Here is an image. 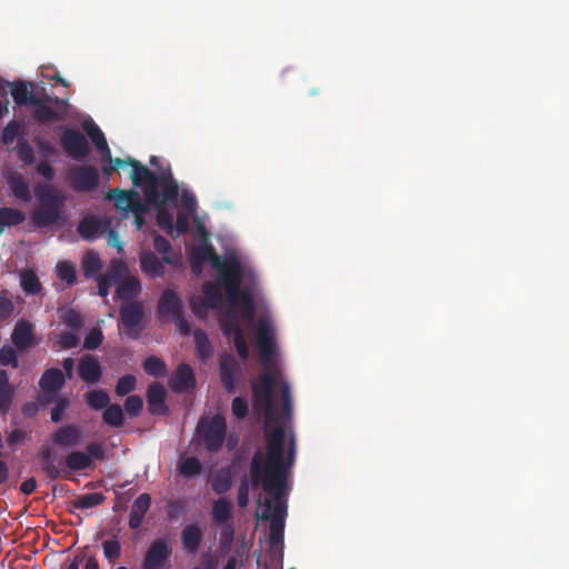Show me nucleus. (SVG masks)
Returning a JSON list of instances; mask_svg holds the SVG:
<instances>
[{
    "label": "nucleus",
    "mask_w": 569,
    "mask_h": 569,
    "mask_svg": "<svg viewBox=\"0 0 569 569\" xmlns=\"http://www.w3.org/2000/svg\"><path fill=\"white\" fill-rule=\"evenodd\" d=\"M34 196L40 203L31 216L33 224L38 228H47L62 220L64 197L60 191L49 184H38Z\"/></svg>",
    "instance_id": "obj_5"
},
{
    "label": "nucleus",
    "mask_w": 569,
    "mask_h": 569,
    "mask_svg": "<svg viewBox=\"0 0 569 569\" xmlns=\"http://www.w3.org/2000/svg\"><path fill=\"white\" fill-rule=\"evenodd\" d=\"M203 540V532L198 523L187 525L180 533V541L183 551L194 555Z\"/></svg>",
    "instance_id": "obj_19"
},
{
    "label": "nucleus",
    "mask_w": 569,
    "mask_h": 569,
    "mask_svg": "<svg viewBox=\"0 0 569 569\" xmlns=\"http://www.w3.org/2000/svg\"><path fill=\"white\" fill-rule=\"evenodd\" d=\"M11 340L19 350L29 347L33 340L31 323L26 320H19L14 326Z\"/></svg>",
    "instance_id": "obj_24"
},
{
    "label": "nucleus",
    "mask_w": 569,
    "mask_h": 569,
    "mask_svg": "<svg viewBox=\"0 0 569 569\" xmlns=\"http://www.w3.org/2000/svg\"><path fill=\"white\" fill-rule=\"evenodd\" d=\"M266 459L259 450L254 453L250 462H295L296 460V438L293 433L289 437V447L284 452L286 427L276 417L266 418Z\"/></svg>",
    "instance_id": "obj_4"
},
{
    "label": "nucleus",
    "mask_w": 569,
    "mask_h": 569,
    "mask_svg": "<svg viewBox=\"0 0 569 569\" xmlns=\"http://www.w3.org/2000/svg\"><path fill=\"white\" fill-rule=\"evenodd\" d=\"M131 181L134 187H142L144 199L158 209L157 224L168 233L173 230V217L166 208L168 202H176L179 196V187L172 174L149 170L139 161H132Z\"/></svg>",
    "instance_id": "obj_2"
},
{
    "label": "nucleus",
    "mask_w": 569,
    "mask_h": 569,
    "mask_svg": "<svg viewBox=\"0 0 569 569\" xmlns=\"http://www.w3.org/2000/svg\"><path fill=\"white\" fill-rule=\"evenodd\" d=\"M14 311V305L7 289L0 290V322L8 320Z\"/></svg>",
    "instance_id": "obj_49"
},
{
    "label": "nucleus",
    "mask_w": 569,
    "mask_h": 569,
    "mask_svg": "<svg viewBox=\"0 0 569 569\" xmlns=\"http://www.w3.org/2000/svg\"><path fill=\"white\" fill-rule=\"evenodd\" d=\"M137 379L133 375L120 377L116 383L114 391L117 396L124 397L136 389Z\"/></svg>",
    "instance_id": "obj_50"
},
{
    "label": "nucleus",
    "mask_w": 569,
    "mask_h": 569,
    "mask_svg": "<svg viewBox=\"0 0 569 569\" xmlns=\"http://www.w3.org/2000/svg\"><path fill=\"white\" fill-rule=\"evenodd\" d=\"M102 341V331L100 329H92L84 338L83 348L87 350H94L101 346Z\"/></svg>",
    "instance_id": "obj_58"
},
{
    "label": "nucleus",
    "mask_w": 569,
    "mask_h": 569,
    "mask_svg": "<svg viewBox=\"0 0 569 569\" xmlns=\"http://www.w3.org/2000/svg\"><path fill=\"white\" fill-rule=\"evenodd\" d=\"M144 309L141 301L124 302L120 307L119 321L127 337L137 340L144 329Z\"/></svg>",
    "instance_id": "obj_8"
},
{
    "label": "nucleus",
    "mask_w": 569,
    "mask_h": 569,
    "mask_svg": "<svg viewBox=\"0 0 569 569\" xmlns=\"http://www.w3.org/2000/svg\"><path fill=\"white\" fill-rule=\"evenodd\" d=\"M222 286L219 282L206 281L202 286L203 299L201 301L202 306H192L193 312L198 317L203 316L202 307L210 308L212 310H218L223 305V292Z\"/></svg>",
    "instance_id": "obj_13"
},
{
    "label": "nucleus",
    "mask_w": 569,
    "mask_h": 569,
    "mask_svg": "<svg viewBox=\"0 0 569 569\" xmlns=\"http://www.w3.org/2000/svg\"><path fill=\"white\" fill-rule=\"evenodd\" d=\"M61 319L63 323L73 331H79L84 325L83 317L74 309L66 310Z\"/></svg>",
    "instance_id": "obj_51"
},
{
    "label": "nucleus",
    "mask_w": 569,
    "mask_h": 569,
    "mask_svg": "<svg viewBox=\"0 0 569 569\" xmlns=\"http://www.w3.org/2000/svg\"><path fill=\"white\" fill-rule=\"evenodd\" d=\"M103 555L109 562L113 563L121 555V543L118 539H109L102 542Z\"/></svg>",
    "instance_id": "obj_52"
},
{
    "label": "nucleus",
    "mask_w": 569,
    "mask_h": 569,
    "mask_svg": "<svg viewBox=\"0 0 569 569\" xmlns=\"http://www.w3.org/2000/svg\"><path fill=\"white\" fill-rule=\"evenodd\" d=\"M143 408V400L138 395L128 396L124 401V410L130 417H137Z\"/></svg>",
    "instance_id": "obj_57"
},
{
    "label": "nucleus",
    "mask_w": 569,
    "mask_h": 569,
    "mask_svg": "<svg viewBox=\"0 0 569 569\" xmlns=\"http://www.w3.org/2000/svg\"><path fill=\"white\" fill-rule=\"evenodd\" d=\"M98 151L101 156L102 161H108L110 163H114V167L130 166L132 168V164H131L132 161H137L136 159L130 158V157L127 159H121V158L112 159L111 150H110L108 143L104 147H101L100 149H98Z\"/></svg>",
    "instance_id": "obj_56"
},
{
    "label": "nucleus",
    "mask_w": 569,
    "mask_h": 569,
    "mask_svg": "<svg viewBox=\"0 0 569 569\" xmlns=\"http://www.w3.org/2000/svg\"><path fill=\"white\" fill-rule=\"evenodd\" d=\"M66 383L63 371L58 368H49L43 371L39 380V387L43 395L39 396L38 401L47 405L51 396H54Z\"/></svg>",
    "instance_id": "obj_11"
},
{
    "label": "nucleus",
    "mask_w": 569,
    "mask_h": 569,
    "mask_svg": "<svg viewBox=\"0 0 569 569\" xmlns=\"http://www.w3.org/2000/svg\"><path fill=\"white\" fill-rule=\"evenodd\" d=\"M128 271V268L126 263H123L120 260L113 259L108 268V270L102 273L108 279L113 281L114 283L121 281L123 278H126V273Z\"/></svg>",
    "instance_id": "obj_48"
},
{
    "label": "nucleus",
    "mask_w": 569,
    "mask_h": 569,
    "mask_svg": "<svg viewBox=\"0 0 569 569\" xmlns=\"http://www.w3.org/2000/svg\"><path fill=\"white\" fill-rule=\"evenodd\" d=\"M183 312V302L171 289H166L158 302V315L161 319L174 318Z\"/></svg>",
    "instance_id": "obj_15"
},
{
    "label": "nucleus",
    "mask_w": 569,
    "mask_h": 569,
    "mask_svg": "<svg viewBox=\"0 0 569 569\" xmlns=\"http://www.w3.org/2000/svg\"><path fill=\"white\" fill-rule=\"evenodd\" d=\"M190 501L186 497L167 500V517L169 520H178L190 511Z\"/></svg>",
    "instance_id": "obj_35"
},
{
    "label": "nucleus",
    "mask_w": 569,
    "mask_h": 569,
    "mask_svg": "<svg viewBox=\"0 0 569 569\" xmlns=\"http://www.w3.org/2000/svg\"><path fill=\"white\" fill-rule=\"evenodd\" d=\"M20 284L27 295H37L41 291V283L33 270H24L20 273Z\"/></svg>",
    "instance_id": "obj_40"
},
{
    "label": "nucleus",
    "mask_w": 569,
    "mask_h": 569,
    "mask_svg": "<svg viewBox=\"0 0 569 569\" xmlns=\"http://www.w3.org/2000/svg\"><path fill=\"white\" fill-rule=\"evenodd\" d=\"M78 373L84 382L96 383L102 376V367L96 356L84 355L79 360Z\"/></svg>",
    "instance_id": "obj_18"
},
{
    "label": "nucleus",
    "mask_w": 569,
    "mask_h": 569,
    "mask_svg": "<svg viewBox=\"0 0 569 569\" xmlns=\"http://www.w3.org/2000/svg\"><path fill=\"white\" fill-rule=\"evenodd\" d=\"M84 130L97 149H100L108 143L103 132L94 122L86 124Z\"/></svg>",
    "instance_id": "obj_53"
},
{
    "label": "nucleus",
    "mask_w": 569,
    "mask_h": 569,
    "mask_svg": "<svg viewBox=\"0 0 569 569\" xmlns=\"http://www.w3.org/2000/svg\"><path fill=\"white\" fill-rule=\"evenodd\" d=\"M220 327L223 335L231 340L243 336V330L238 321V317L232 310H228L226 315L220 318Z\"/></svg>",
    "instance_id": "obj_29"
},
{
    "label": "nucleus",
    "mask_w": 569,
    "mask_h": 569,
    "mask_svg": "<svg viewBox=\"0 0 569 569\" xmlns=\"http://www.w3.org/2000/svg\"><path fill=\"white\" fill-rule=\"evenodd\" d=\"M137 196L134 190L114 188L107 192L106 199L113 200L114 207L121 211H128L132 199Z\"/></svg>",
    "instance_id": "obj_33"
},
{
    "label": "nucleus",
    "mask_w": 569,
    "mask_h": 569,
    "mask_svg": "<svg viewBox=\"0 0 569 569\" xmlns=\"http://www.w3.org/2000/svg\"><path fill=\"white\" fill-rule=\"evenodd\" d=\"M238 302L241 307V316L244 320L251 321L256 313L254 301L251 293L247 290L239 292Z\"/></svg>",
    "instance_id": "obj_41"
},
{
    "label": "nucleus",
    "mask_w": 569,
    "mask_h": 569,
    "mask_svg": "<svg viewBox=\"0 0 569 569\" xmlns=\"http://www.w3.org/2000/svg\"><path fill=\"white\" fill-rule=\"evenodd\" d=\"M31 107H33L32 117L40 124L56 122L63 119V113L59 110H54L51 106L46 104L42 98L38 97L37 100H33Z\"/></svg>",
    "instance_id": "obj_22"
},
{
    "label": "nucleus",
    "mask_w": 569,
    "mask_h": 569,
    "mask_svg": "<svg viewBox=\"0 0 569 569\" xmlns=\"http://www.w3.org/2000/svg\"><path fill=\"white\" fill-rule=\"evenodd\" d=\"M70 401L67 398L57 397L56 405L51 409V420L59 422L62 419L64 411L69 408Z\"/></svg>",
    "instance_id": "obj_61"
},
{
    "label": "nucleus",
    "mask_w": 569,
    "mask_h": 569,
    "mask_svg": "<svg viewBox=\"0 0 569 569\" xmlns=\"http://www.w3.org/2000/svg\"><path fill=\"white\" fill-rule=\"evenodd\" d=\"M14 397V388L9 382V376L6 370L0 369V415H6L10 410Z\"/></svg>",
    "instance_id": "obj_26"
},
{
    "label": "nucleus",
    "mask_w": 569,
    "mask_h": 569,
    "mask_svg": "<svg viewBox=\"0 0 569 569\" xmlns=\"http://www.w3.org/2000/svg\"><path fill=\"white\" fill-rule=\"evenodd\" d=\"M232 415L238 419H243L249 412L248 401L243 397H236L231 403Z\"/></svg>",
    "instance_id": "obj_60"
},
{
    "label": "nucleus",
    "mask_w": 569,
    "mask_h": 569,
    "mask_svg": "<svg viewBox=\"0 0 569 569\" xmlns=\"http://www.w3.org/2000/svg\"><path fill=\"white\" fill-rule=\"evenodd\" d=\"M172 547L170 542L163 538L154 540L148 548L143 560L142 569H158L170 557Z\"/></svg>",
    "instance_id": "obj_12"
},
{
    "label": "nucleus",
    "mask_w": 569,
    "mask_h": 569,
    "mask_svg": "<svg viewBox=\"0 0 569 569\" xmlns=\"http://www.w3.org/2000/svg\"><path fill=\"white\" fill-rule=\"evenodd\" d=\"M151 506V496L147 492H143L138 496V498L133 501L131 506V510L129 513L128 525L130 529H139L142 525L143 518L148 512Z\"/></svg>",
    "instance_id": "obj_20"
},
{
    "label": "nucleus",
    "mask_w": 569,
    "mask_h": 569,
    "mask_svg": "<svg viewBox=\"0 0 569 569\" xmlns=\"http://www.w3.org/2000/svg\"><path fill=\"white\" fill-rule=\"evenodd\" d=\"M153 248L162 254V261L167 264L173 263V258L171 257L172 247L170 241L161 234H154L153 237Z\"/></svg>",
    "instance_id": "obj_44"
},
{
    "label": "nucleus",
    "mask_w": 569,
    "mask_h": 569,
    "mask_svg": "<svg viewBox=\"0 0 569 569\" xmlns=\"http://www.w3.org/2000/svg\"><path fill=\"white\" fill-rule=\"evenodd\" d=\"M211 518L216 525H226L232 519V503L227 498H219L213 501Z\"/></svg>",
    "instance_id": "obj_27"
},
{
    "label": "nucleus",
    "mask_w": 569,
    "mask_h": 569,
    "mask_svg": "<svg viewBox=\"0 0 569 569\" xmlns=\"http://www.w3.org/2000/svg\"><path fill=\"white\" fill-rule=\"evenodd\" d=\"M181 206L188 213H193L197 210V199L192 191L182 190L181 192Z\"/></svg>",
    "instance_id": "obj_63"
},
{
    "label": "nucleus",
    "mask_w": 569,
    "mask_h": 569,
    "mask_svg": "<svg viewBox=\"0 0 569 569\" xmlns=\"http://www.w3.org/2000/svg\"><path fill=\"white\" fill-rule=\"evenodd\" d=\"M102 228V221L94 216H86L79 222L77 231L83 240H92Z\"/></svg>",
    "instance_id": "obj_30"
},
{
    "label": "nucleus",
    "mask_w": 569,
    "mask_h": 569,
    "mask_svg": "<svg viewBox=\"0 0 569 569\" xmlns=\"http://www.w3.org/2000/svg\"><path fill=\"white\" fill-rule=\"evenodd\" d=\"M251 488L250 480L243 477L238 488V505L241 508L247 507L249 502V489Z\"/></svg>",
    "instance_id": "obj_64"
},
{
    "label": "nucleus",
    "mask_w": 569,
    "mask_h": 569,
    "mask_svg": "<svg viewBox=\"0 0 569 569\" xmlns=\"http://www.w3.org/2000/svg\"><path fill=\"white\" fill-rule=\"evenodd\" d=\"M171 390L182 393L196 387V378L192 368L188 363H180L169 381Z\"/></svg>",
    "instance_id": "obj_16"
},
{
    "label": "nucleus",
    "mask_w": 569,
    "mask_h": 569,
    "mask_svg": "<svg viewBox=\"0 0 569 569\" xmlns=\"http://www.w3.org/2000/svg\"><path fill=\"white\" fill-rule=\"evenodd\" d=\"M257 347L259 360L264 370L252 383V403L257 412H263L266 418H269L273 417V390L277 380V370H271V362L276 353V337L272 327L266 319H260L258 323Z\"/></svg>",
    "instance_id": "obj_3"
},
{
    "label": "nucleus",
    "mask_w": 569,
    "mask_h": 569,
    "mask_svg": "<svg viewBox=\"0 0 569 569\" xmlns=\"http://www.w3.org/2000/svg\"><path fill=\"white\" fill-rule=\"evenodd\" d=\"M141 292V283L137 277H126L121 280L117 288V296L122 301L129 302L134 301Z\"/></svg>",
    "instance_id": "obj_25"
},
{
    "label": "nucleus",
    "mask_w": 569,
    "mask_h": 569,
    "mask_svg": "<svg viewBox=\"0 0 569 569\" xmlns=\"http://www.w3.org/2000/svg\"><path fill=\"white\" fill-rule=\"evenodd\" d=\"M292 465H251V489L261 488L270 498H266L260 518L269 520V543L271 548L283 545L287 503L283 499L287 489L289 468Z\"/></svg>",
    "instance_id": "obj_1"
},
{
    "label": "nucleus",
    "mask_w": 569,
    "mask_h": 569,
    "mask_svg": "<svg viewBox=\"0 0 569 569\" xmlns=\"http://www.w3.org/2000/svg\"><path fill=\"white\" fill-rule=\"evenodd\" d=\"M0 365L18 368L19 361L13 347L4 345L0 348Z\"/></svg>",
    "instance_id": "obj_55"
},
{
    "label": "nucleus",
    "mask_w": 569,
    "mask_h": 569,
    "mask_svg": "<svg viewBox=\"0 0 569 569\" xmlns=\"http://www.w3.org/2000/svg\"><path fill=\"white\" fill-rule=\"evenodd\" d=\"M140 267L150 277H161L164 273L162 261L151 251L141 253Z\"/></svg>",
    "instance_id": "obj_28"
},
{
    "label": "nucleus",
    "mask_w": 569,
    "mask_h": 569,
    "mask_svg": "<svg viewBox=\"0 0 569 569\" xmlns=\"http://www.w3.org/2000/svg\"><path fill=\"white\" fill-rule=\"evenodd\" d=\"M106 497L102 492H91L78 496L72 501V507L76 509H91L102 505Z\"/></svg>",
    "instance_id": "obj_39"
},
{
    "label": "nucleus",
    "mask_w": 569,
    "mask_h": 569,
    "mask_svg": "<svg viewBox=\"0 0 569 569\" xmlns=\"http://www.w3.org/2000/svg\"><path fill=\"white\" fill-rule=\"evenodd\" d=\"M102 417L103 421L111 427H120L123 423V412L117 403L107 406Z\"/></svg>",
    "instance_id": "obj_46"
},
{
    "label": "nucleus",
    "mask_w": 569,
    "mask_h": 569,
    "mask_svg": "<svg viewBox=\"0 0 569 569\" xmlns=\"http://www.w3.org/2000/svg\"><path fill=\"white\" fill-rule=\"evenodd\" d=\"M196 351L201 361L207 362L213 356V347L202 329L193 331Z\"/></svg>",
    "instance_id": "obj_31"
},
{
    "label": "nucleus",
    "mask_w": 569,
    "mask_h": 569,
    "mask_svg": "<svg viewBox=\"0 0 569 569\" xmlns=\"http://www.w3.org/2000/svg\"><path fill=\"white\" fill-rule=\"evenodd\" d=\"M221 260L222 258L216 252L211 244H204L192 254L191 269L194 273H199L203 262H209L214 269L220 266Z\"/></svg>",
    "instance_id": "obj_21"
},
{
    "label": "nucleus",
    "mask_w": 569,
    "mask_h": 569,
    "mask_svg": "<svg viewBox=\"0 0 569 569\" xmlns=\"http://www.w3.org/2000/svg\"><path fill=\"white\" fill-rule=\"evenodd\" d=\"M83 274L87 279L96 278L98 272L102 269V262L99 256L93 252H87L81 261Z\"/></svg>",
    "instance_id": "obj_38"
},
{
    "label": "nucleus",
    "mask_w": 569,
    "mask_h": 569,
    "mask_svg": "<svg viewBox=\"0 0 569 569\" xmlns=\"http://www.w3.org/2000/svg\"><path fill=\"white\" fill-rule=\"evenodd\" d=\"M26 219V214L16 208L2 207L0 208V234L3 232L4 227L18 226Z\"/></svg>",
    "instance_id": "obj_36"
},
{
    "label": "nucleus",
    "mask_w": 569,
    "mask_h": 569,
    "mask_svg": "<svg viewBox=\"0 0 569 569\" xmlns=\"http://www.w3.org/2000/svg\"><path fill=\"white\" fill-rule=\"evenodd\" d=\"M82 429L76 425H68L58 429L53 436L52 441L59 446L74 447L81 442Z\"/></svg>",
    "instance_id": "obj_23"
},
{
    "label": "nucleus",
    "mask_w": 569,
    "mask_h": 569,
    "mask_svg": "<svg viewBox=\"0 0 569 569\" xmlns=\"http://www.w3.org/2000/svg\"><path fill=\"white\" fill-rule=\"evenodd\" d=\"M166 396L167 392L162 385L153 382L148 387L147 401L148 410L151 415L163 416L168 413Z\"/></svg>",
    "instance_id": "obj_17"
},
{
    "label": "nucleus",
    "mask_w": 569,
    "mask_h": 569,
    "mask_svg": "<svg viewBox=\"0 0 569 569\" xmlns=\"http://www.w3.org/2000/svg\"><path fill=\"white\" fill-rule=\"evenodd\" d=\"M59 130H62L60 137L61 147L72 159L82 160L89 154V142L80 131L64 128L63 126L56 127L54 131Z\"/></svg>",
    "instance_id": "obj_9"
},
{
    "label": "nucleus",
    "mask_w": 569,
    "mask_h": 569,
    "mask_svg": "<svg viewBox=\"0 0 569 569\" xmlns=\"http://www.w3.org/2000/svg\"><path fill=\"white\" fill-rule=\"evenodd\" d=\"M9 186L13 196L24 202L31 201V191L29 184L21 174L13 176L9 179Z\"/></svg>",
    "instance_id": "obj_37"
},
{
    "label": "nucleus",
    "mask_w": 569,
    "mask_h": 569,
    "mask_svg": "<svg viewBox=\"0 0 569 569\" xmlns=\"http://www.w3.org/2000/svg\"><path fill=\"white\" fill-rule=\"evenodd\" d=\"M29 86L33 87V83L17 82L12 84L11 96L18 106H32V101L38 99L37 94L31 93Z\"/></svg>",
    "instance_id": "obj_34"
},
{
    "label": "nucleus",
    "mask_w": 569,
    "mask_h": 569,
    "mask_svg": "<svg viewBox=\"0 0 569 569\" xmlns=\"http://www.w3.org/2000/svg\"><path fill=\"white\" fill-rule=\"evenodd\" d=\"M232 487L230 466L219 469L211 479V488L217 495H223Z\"/></svg>",
    "instance_id": "obj_32"
},
{
    "label": "nucleus",
    "mask_w": 569,
    "mask_h": 569,
    "mask_svg": "<svg viewBox=\"0 0 569 569\" xmlns=\"http://www.w3.org/2000/svg\"><path fill=\"white\" fill-rule=\"evenodd\" d=\"M67 179L78 192L94 190L100 182L98 169L93 166H76L69 169Z\"/></svg>",
    "instance_id": "obj_10"
},
{
    "label": "nucleus",
    "mask_w": 569,
    "mask_h": 569,
    "mask_svg": "<svg viewBox=\"0 0 569 569\" xmlns=\"http://www.w3.org/2000/svg\"><path fill=\"white\" fill-rule=\"evenodd\" d=\"M17 154L24 164H32L36 160L33 149L27 141L19 142Z\"/></svg>",
    "instance_id": "obj_59"
},
{
    "label": "nucleus",
    "mask_w": 569,
    "mask_h": 569,
    "mask_svg": "<svg viewBox=\"0 0 569 569\" xmlns=\"http://www.w3.org/2000/svg\"><path fill=\"white\" fill-rule=\"evenodd\" d=\"M144 371L152 377H163L167 375L164 361L156 356H150L143 361Z\"/></svg>",
    "instance_id": "obj_43"
},
{
    "label": "nucleus",
    "mask_w": 569,
    "mask_h": 569,
    "mask_svg": "<svg viewBox=\"0 0 569 569\" xmlns=\"http://www.w3.org/2000/svg\"><path fill=\"white\" fill-rule=\"evenodd\" d=\"M27 432L21 429L12 430L7 437V443L12 451H16L20 445L27 439Z\"/></svg>",
    "instance_id": "obj_62"
},
{
    "label": "nucleus",
    "mask_w": 569,
    "mask_h": 569,
    "mask_svg": "<svg viewBox=\"0 0 569 569\" xmlns=\"http://www.w3.org/2000/svg\"><path fill=\"white\" fill-rule=\"evenodd\" d=\"M57 276L68 286L77 283V270L74 264L70 261H61L57 264Z\"/></svg>",
    "instance_id": "obj_42"
},
{
    "label": "nucleus",
    "mask_w": 569,
    "mask_h": 569,
    "mask_svg": "<svg viewBox=\"0 0 569 569\" xmlns=\"http://www.w3.org/2000/svg\"><path fill=\"white\" fill-rule=\"evenodd\" d=\"M240 365L228 353L221 356L219 361V376L221 383L228 393L236 391L237 377L240 375Z\"/></svg>",
    "instance_id": "obj_14"
},
{
    "label": "nucleus",
    "mask_w": 569,
    "mask_h": 569,
    "mask_svg": "<svg viewBox=\"0 0 569 569\" xmlns=\"http://www.w3.org/2000/svg\"><path fill=\"white\" fill-rule=\"evenodd\" d=\"M281 396H282V408H281V419L283 420V426L286 422H289L292 418V401H291V392L288 382H283L281 386Z\"/></svg>",
    "instance_id": "obj_47"
},
{
    "label": "nucleus",
    "mask_w": 569,
    "mask_h": 569,
    "mask_svg": "<svg viewBox=\"0 0 569 569\" xmlns=\"http://www.w3.org/2000/svg\"><path fill=\"white\" fill-rule=\"evenodd\" d=\"M219 267L214 269L219 271L218 281L226 290L229 301L232 305L238 302L241 288L243 269L237 257H228L222 259Z\"/></svg>",
    "instance_id": "obj_6"
},
{
    "label": "nucleus",
    "mask_w": 569,
    "mask_h": 569,
    "mask_svg": "<svg viewBox=\"0 0 569 569\" xmlns=\"http://www.w3.org/2000/svg\"><path fill=\"white\" fill-rule=\"evenodd\" d=\"M87 403L94 410H101L109 405L110 398L104 390H92L86 393Z\"/></svg>",
    "instance_id": "obj_45"
},
{
    "label": "nucleus",
    "mask_w": 569,
    "mask_h": 569,
    "mask_svg": "<svg viewBox=\"0 0 569 569\" xmlns=\"http://www.w3.org/2000/svg\"><path fill=\"white\" fill-rule=\"evenodd\" d=\"M197 435L206 449L218 451L227 435V422L221 415H214L210 419L202 418L197 426Z\"/></svg>",
    "instance_id": "obj_7"
},
{
    "label": "nucleus",
    "mask_w": 569,
    "mask_h": 569,
    "mask_svg": "<svg viewBox=\"0 0 569 569\" xmlns=\"http://www.w3.org/2000/svg\"><path fill=\"white\" fill-rule=\"evenodd\" d=\"M22 127L23 124L16 120L10 121L2 131V142L4 144H11L16 140V138L21 133Z\"/></svg>",
    "instance_id": "obj_54"
}]
</instances>
